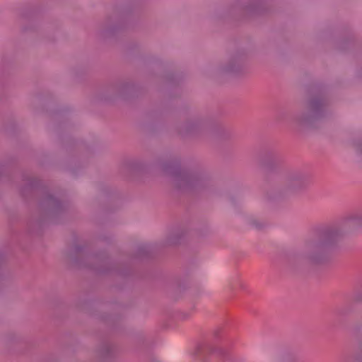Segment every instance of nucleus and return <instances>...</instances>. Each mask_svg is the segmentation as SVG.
<instances>
[{"mask_svg":"<svg viewBox=\"0 0 362 362\" xmlns=\"http://www.w3.org/2000/svg\"><path fill=\"white\" fill-rule=\"evenodd\" d=\"M357 150H358V153L362 155V143L358 144Z\"/></svg>","mask_w":362,"mask_h":362,"instance_id":"obj_24","label":"nucleus"},{"mask_svg":"<svg viewBox=\"0 0 362 362\" xmlns=\"http://www.w3.org/2000/svg\"><path fill=\"white\" fill-rule=\"evenodd\" d=\"M330 226L341 240L357 228L362 227V213L349 214L344 217L339 224Z\"/></svg>","mask_w":362,"mask_h":362,"instance_id":"obj_9","label":"nucleus"},{"mask_svg":"<svg viewBox=\"0 0 362 362\" xmlns=\"http://www.w3.org/2000/svg\"><path fill=\"white\" fill-rule=\"evenodd\" d=\"M180 238L176 235L175 237L171 236L168 238V245H176L179 243Z\"/></svg>","mask_w":362,"mask_h":362,"instance_id":"obj_21","label":"nucleus"},{"mask_svg":"<svg viewBox=\"0 0 362 362\" xmlns=\"http://www.w3.org/2000/svg\"><path fill=\"white\" fill-rule=\"evenodd\" d=\"M340 240L330 226L318 229L315 235L305 240L296 259L310 265H322L330 260V251Z\"/></svg>","mask_w":362,"mask_h":362,"instance_id":"obj_2","label":"nucleus"},{"mask_svg":"<svg viewBox=\"0 0 362 362\" xmlns=\"http://www.w3.org/2000/svg\"><path fill=\"white\" fill-rule=\"evenodd\" d=\"M354 300L356 302H362V288L354 293Z\"/></svg>","mask_w":362,"mask_h":362,"instance_id":"obj_22","label":"nucleus"},{"mask_svg":"<svg viewBox=\"0 0 362 362\" xmlns=\"http://www.w3.org/2000/svg\"><path fill=\"white\" fill-rule=\"evenodd\" d=\"M246 55L243 52H237L233 54L226 64L220 66L217 69V75L239 74L245 69Z\"/></svg>","mask_w":362,"mask_h":362,"instance_id":"obj_10","label":"nucleus"},{"mask_svg":"<svg viewBox=\"0 0 362 362\" xmlns=\"http://www.w3.org/2000/svg\"><path fill=\"white\" fill-rule=\"evenodd\" d=\"M326 105V100L321 94H312L293 115L292 122L300 132L314 129L317 122L325 116Z\"/></svg>","mask_w":362,"mask_h":362,"instance_id":"obj_3","label":"nucleus"},{"mask_svg":"<svg viewBox=\"0 0 362 362\" xmlns=\"http://www.w3.org/2000/svg\"><path fill=\"white\" fill-rule=\"evenodd\" d=\"M98 356L104 361L112 359L114 356V347L107 342L103 343L98 348Z\"/></svg>","mask_w":362,"mask_h":362,"instance_id":"obj_14","label":"nucleus"},{"mask_svg":"<svg viewBox=\"0 0 362 362\" xmlns=\"http://www.w3.org/2000/svg\"><path fill=\"white\" fill-rule=\"evenodd\" d=\"M266 11L263 0H235L228 8L230 15H242L246 17L259 16Z\"/></svg>","mask_w":362,"mask_h":362,"instance_id":"obj_7","label":"nucleus"},{"mask_svg":"<svg viewBox=\"0 0 362 362\" xmlns=\"http://www.w3.org/2000/svg\"><path fill=\"white\" fill-rule=\"evenodd\" d=\"M354 362H362V341L358 343V351L352 355Z\"/></svg>","mask_w":362,"mask_h":362,"instance_id":"obj_17","label":"nucleus"},{"mask_svg":"<svg viewBox=\"0 0 362 362\" xmlns=\"http://www.w3.org/2000/svg\"><path fill=\"white\" fill-rule=\"evenodd\" d=\"M39 207L45 216L54 221L68 209L66 204L50 194L44 196L40 202Z\"/></svg>","mask_w":362,"mask_h":362,"instance_id":"obj_8","label":"nucleus"},{"mask_svg":"<svg viewBox=\"0 0 362 362\" xmlns=\"http://www.w3.org/2000/svg\"><path fill=\"white\" fill-rule=\"evenodd\" d=\"M23 182L19 192L23 197H28L31 195L34 189L40 185L39 180L28 175L23 176Z\"/></svg>","mask_w":362,"mask_h":362,"instance_id":"obj_12","label":"nucleus"},{"mask_svg":"<svg viewBox=\"0 0 362 362\" xmlns=\"http://www.w3.org/2000/svg\"><path fill=\"white\" fill-rule=\"evenodd\" d=\"M158 165L180 192L193 196H206L215 190L211 177L201 166L182 168L180 160L177 158L160 160Z\"/></svg>","mask_w":362,"mask_h":362,"instance_id":"obj_1","label":"nucleus"},{"mask_svg":"<svg viewBox=\"0 0 362 362\" xmlns=\"http://www.w3.org/2000/svg\"><path fill=\"white\" fill-rule=\"evenodd\" d=\"M129 87L130 84L129 83L122 82L117 84L115 88L119 93H124Z\"/></svg>","mask_w":362,"mask_h":362,"instance_id":"obj_18","label":"nucleus"},{"mask_svg":"<svg viewBox=\"0 0 362 362\" xmlns=\"http://www.w3.org/2000/svg\"><path fill=\"white\" fill-rule=\"evenodd\" d=\"M83 250L84 247L82 245H74L72 250L67 255L69 259L75 264L89 267L100 274H105L110 271V262L107 255L105 252L86 255L83 262L78 261L76 256Z\"/></svg>","mask_w":362,"mask_h":362,"instance_id":"obj_5","label":"nucleus"},{"mask_svg":"<svg viewBox=\"0 0 362 362\" xmlns=\"http://www.w3.org/2000/svg\"><path fill=\"white\" fill-rule=\"evenodd\" d=\"M250 223L257 229H262L266 226L264 223L260 222L257 219H251Z\"/></svg>","mask_w":362,"mask_h":362,"instance_id":"obj_20","label":"nucleus"},{"mask_svg":"<svg viewBox=\"0 0 362 362\" xmlns=\"http://www.w3.org/2000/svg\"><path fill=\"white\" fill-rule=\"evenodd\" d=\"M209 133L212 134L215 140L220 143L228 141L232 137V134L228 129L222 127L217 126L214 123V128L212 130H209Z\"/></svg>","mask_w":362,"mask_h":362,"instance_id":"obj_13","label":"nucleus"},{"mask_svg":"<svg viewBox=\"0 0 362 362\" xmlns=\"http://www.w3.org/2000/svg\"><path fill=\"white\" fill-rule=\"evenodd\" d=\"M306 186L307 178L304 174L297 171L291 172L286 177V185L268 192L267 196L270 201L286 200L292 194L303 191Z\"/></svg>","mask_w":362,"mask_h":362,"instance_id":"obj_6","label":"nucleus"},{"mask_svg":"<svg viewBox=\"0 0 362 362\" xmlns=\"http://www.w3.org/2000/svg\"><path fill=\"white\" fill-rule=\"evenodd\" d=\"M150 252V249L147 245H141L138 247V255L140 257L148 255Z\"/></svg>","mask_w":362,"mask_h":362,"instance_id":"obj_19","label":"nucleus"},{"mask_svg":"<svg viewBox=\"0 0 362 362\" xmlns=\"http://www.w3.org/2000/svg\"><path fill=\"white\" fill-rule=\"evenodd\" d=\"M131 165L133 168L136 170H142L144 168V165L139 161H132Z\"/></svg>","mask_w":362,"mask_h":362,"instance_id":"obj_23","label":"nucleus"},{"mask_svg":"<svg viewBox=\"0 0 362 362\" xmlns=\"http://www.w3.org/2000/svg\"><path fill=\"white\" fill-rule=\"evenodd\" d=\"M119 27V25H112L107 22L104 23L99 30V35L101 37L106 38L112 34L114 31Z\"/></svg>","mask_w":362,"mask_h":362,"instance_id":"obj_15","label":"nucleus"},{"mask_svg":"<svg viewBox=\"0 0 362 362\" xmlns=\"http://www.w3.org/2000/svg\"><path fill=\"white\" fill-rule=\"evenodd\" d=\"M259 165L265 170L270 171L274 169L279 163L277 155L272 151H262L259 156Z\"/></svg>","mask_w":362,"mask_h":362,"instance_id":"obj_11","label":"nucleus"},{"mask_svg":"<svg viewBox=\"0 0 362 362\" xmlns=\"http://www.w3.org/2000/svg\"><path fill=\"white\" fill-rule=\"evenodd\" d=\"M4 341L6 344L19 343L21 341L20 336L15 333H8L4 337Z\"/></svg>","mask_w":362,"mask_h":362,"instance_id":"obj_16","label":"nucleus"},{"mask_svg":"<svg viewBox=\"0 0 362 362\" xmlns=\"http://www.w3.org/2000/svg\"><path fill=\"white\" fill-rule=\"evenodd\" d=\"M220 353H223V351L221 349H219Z\"/></svg>","mask_w":362,"mask_h":362,"instance_id":"obj_25","label":"nucleus"},{"mask_svg":"<svg viewBox=\"0 0 362 362\" xmlns=\"http://www.w3.org/2000/svg\"><path fill=\"white\" fill-rule=\"evenodd\" d=\"M214 128V122L206 117L197 114L186 116L177 127V134L183 139H195L209 134Z\"/></svg>","mask_w":362,"mask_h":362,"instance_id":"obj_4","label":"nucleus"}]
</instances>
